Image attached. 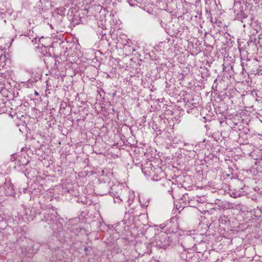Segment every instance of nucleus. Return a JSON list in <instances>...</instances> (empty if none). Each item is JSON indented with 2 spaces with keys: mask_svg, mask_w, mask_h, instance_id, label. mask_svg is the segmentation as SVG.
Here are the masks:
<instances>
[{
  "mask_svg": "<svg viewBox=\"0 0 262 262\" xmlns=\"http://www.w3.org/2000/svg\"><path fill=\"white\" fill-rule=\"evenodd\" d=\"M35 94L36 95H38V93L36 91H35Z\"/></svg>",
  "mask_w": 262,
  "mask_h": 262,
  "instance_id": "f257e3e1",
  "label": "nucleus"
}]
</instances>
